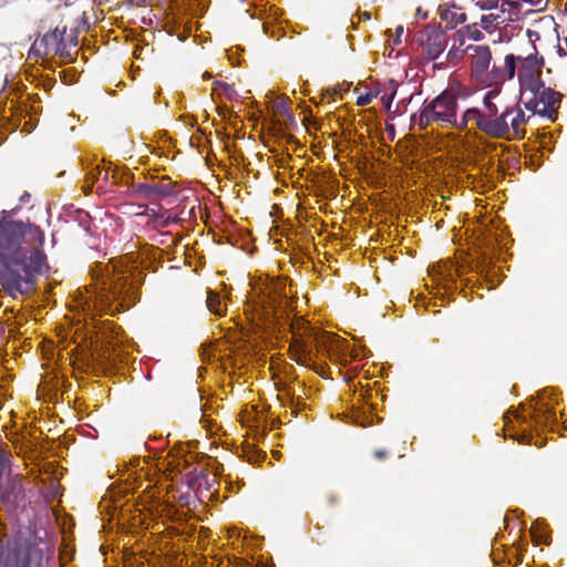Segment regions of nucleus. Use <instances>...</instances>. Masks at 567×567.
I'll return each mask as SVG.
<instances>
[{
    "mask_svg": "<svg viewBox=\"0 0 567 567\" xmlns=\"http://www.w3.org/2000/svg\"><path fill=\"white\" fill-rule=\"evenodd\" d=\"M544 59L538 54L535 45L528 42L527 49L517 54H507L499 76L513 80L518 79L520 92L525 89L535 87L540 82Z\"/></svg>",
    "mask_w": 567,
    "mask_h": 567,
    "instance_id": "f03ea898",
    "label": "nucleus"
},
{
    "mask_svg": "<svg viewBox=\"0 0 567 567\" xmlns=\"http://www.w3.org/2000/svg\"><path fill=\"white\" fill-rule=\"evenodd\" d=\"M476 127L485 134L493 136V134H501L504 126L499 123H494V118H489L477 109H467L461 117L457 116L456 130H472Z\"/></svg>",
    "mask_w": 567,
    "mask_h": 567,
    "instance_id": "0eeeda50",
    "label": "nucleus"
},
{
    "mask_svg": "<svg viewBox=\"0 0 567 567\" xmlns=\"http://www.w3.org/2000/svg\"><path fill=\"white\" fill-rule=\"evenodd\" d=\"M499 19V16L493 13L483 16L481 18L480 25L485 30H491L495 25V21Z\"/></svg>",
    "mask_w": 567,
    "mask_h": 567,
    "instance_id": "a211bd4d",
    "label": "nucleus"
},
{
    "mask_svg": "<svg viewBox=\"0 0 567 567\" xmlns=\"http://www.w3.org/2000/svg\"><path fill=\"white\" fill-rule=\"evenodd\" d=\"M206 306L207 309L215 316L223 317L226 315V303L223 301L218 292L208 290Z\"/></svg>",
    "mask_w": 567,
    "mask_h": 567,
    "instance_id": "4468645a",
    "label": "nucleus"
},
{
    "mask_svg": "<svg viewBox=\"0 0 567 567\" xmlns=\"http://www.w3.org/2000/svg\"><path fill=\"white\" fill-rule=\"evenodd\" d=\"M10 454L6 451H0V502H8L10 499L9 493L2 486V480L9 472Z\"/></svg>",
    "mask_w": 567,
    "mask_h": 567,
    "instance_id": "dca6fc26",
    "label": "nucleus"
},
{
    "mask_svg": "<svg viewBox=\"0 0 567 567\" xmlns=\"http://www.w3.org/2000/svg\"><path fill=\"white\" fill-rule=\"evenodd\" d=\"M203 78H204V79H209V78H210V74H209L208 72H205V73L203 74Z\"/></svg>",
    "mask_w": 567,
    "mask_h": 567,
    "instance_id": "5701e85b",
    "label": "nucleus"
},
{
    "mask_svg": "<svg viewBox=\"0 0 567 567\" xmlns=\"http://www.w3.org/2000/svg\"><path fill=\"white\" fill-rule=\"evenodd\" d=\"M467 60L471 66V78L482 86H492L494 69L491 70L492 52L486 45L476 44L468 49Z\"/></svg>",
    "mask_w": 567,
    "mask_h": 567,
    "instance_id": "423d86ee",
    "label": "nucleus"
},
{
    "mask_svg": "<svg viewBox=\"0 0 567 567\" xmlns=\"http://www.w3.org/2000/svg\"><path fill=\"white\" fill-rule=\"evenodd\" d=\"M422 45L426 56L431 60H435L444 52L447 45V37L439 29H426Z\"/></svg>",
    "mask_w": 567,
    "mask_h": 567,
    "instance_id": "1a4fd4ad",
    "label": "nucleus"
},
{
    "mask_svg": "<svg viewBox=\"0 0 567 567\" xmlns=\"http://www.w3.org/2000/svg\"><path fill=\"white\" fill-rule=\"evenodd\" d=\"M527 120L520 109L508 110L499 117L494 118V123H499L504 128L501 134H493V137L519 138L524 135V124Z\"/></svg>",
    "mask_w": 567,
    "mask_h": 567,
    "instance_id": "6e6552de",
    "label": "nucleus"
},
{
    "mask_svg": "<svg viewBox=\"0 0 567 567\" xmlns=\"http://www.w3.org/2000/svg\"><path fill=\"white\" fill-rule=\"evenodd\" d=\"M290 351L292 359L302 365H310L313 360L311 343L315 340L309 323L297 320L291 323Z\"/></svg>",
    "mask_w": 567,
    "mask_h": 567,
    "instance_id": "39448f33",
    "label": "nucleus"
},
{
    "mask_svg": "<svg viewBox=\"0 0 567 567\" xmlns=\"http://www.w3.org/2000/svg\"><path fill=\"white\" fill-rule=\"evenodd\" d=\"M560 103V94L546 87L540 81L535 87L525 89L520 92L519 104L530 111L533 115L538 114L554 121Z\"/></svg>",
    "mask_w": 567,
    "mask_h": 567,
    "instance_id": "7ed1b4c3",
    "label": "nucleus"
},
{
    "mask_svg": "<svg viewBox=\"0 0 567 567\" xmlns=\"http://www.w3.org/2000/svg\"><path fill=\"white\" fill-rule=\"evenodd\" d=\"M498 94V89H497V85L493 89V90H489L485 97H484V104H485V107L487 109V112L488 114H486L489 118H492V116L497 112V109L496 106L494 105V103L492 102V100Z\"/></svg>",
    "mask_w": 567,
    "mask_h": 567,
    "instance_id": "f3484780",
    "label": "nucleus"
},
{
    "mask_svg": "<svg viewBox=\"0 0 567 567\" xmlns=\"http://www.w3.org/2000/svg\"><path fill=\"white\" fill-rule=\"evenodd\" d=\"M375 456H377L378 458H383V457L385 456V453H384L383 451H377V452H375Z\"/></svg>",
    "mask_w": 567,
    "mask_h": 567,
    "instance_id": "412c9836",
    "label": "nucleus"
},
{
    "mask_svg": "<svg viewBox=\"0 0 567 567\" xmlns=\"http://www.w3.org/2000/svg\"><path fill=\"white\" fill-rule=\"evenodd\" d=\"M475 3L483 10L497 9L501 3L502 13H511V11L517 7L514 0H475Z\"/></svg>",
    "mask_w": 567,
    "mask_h": 567,
    "instance_id": "ddd939ff",
    "label": "nucleus"
},
{
    "mask_svg": "<svg viewBox=\"0 0 567 567\" xmlns=\"http://www.w3.org/2000/svg\"><path fill=\"white\" fill-rule=\"evenodd\" d=\"M457 97L451 92H443L421 112V122L437 123L443 127H456Z\"/></svg>",
    "mask_w": 567,
    "mask_h": 567,
    "instance_id": "20e7f679",
    "label": "nucleus"
},
{
    "mask_svg": "<svg viewBox=\"0 0 567 567\" xmlns=\"http://www.w3.org/2000/svg\"><path fill=\"white\" fill-rule=\"evenodd\" d=\"M392 97H386V95L382 96V101L389 105Z\"/></svg>",
    "mask_w": 567,
    "mask_h": 567,
    "instance_id": "4be33fe9",
    "label": "nucleus"
},
{
    "mask_svg": "<svg viewBox=\"0 0 567 567\" xmlns=\"http://www.w3.org/2000/svg\"><path fill=\"white\" fill-rule=\"evenodd\" d=\"M134 295V286L128 281V277L123 275L116 276L109 284L107 295H103L107 300L112 297L114 300L126 299L132 300Z\"/></svg>",
    "mask_w": 567,
    "mask_h": 567,
    "instance_id": "9d476101",
    "label": "nucleus"
},
{
    "mask_svg": "<svg viewBox=\"0 0 567 567\" xmlns=\"http://www.w3.org/2000/svg\"><path fill=\"white\" fill-rule=\"evenodd\" d=\"M372 101V96L370 94L362 95L358 97L357 104L360 106H365L370 104Z\"/></svg>",
    "mask_w": 567,
    "mask_h": 567,
    "instance_id": "aec40b11",
    "label": "nucleus"
},
{
    "mask_svg": "<svg viewBox=\"0 0 567 567\" xmlns=\"http://www.w3.org/2000/svg\"><path fill=\"white\" fill-rule=\"evenodd\" d=\"M25 231L22 223L0 221V277L4 289L12 296L28 290V277L38 270L41 259L39 251H31L27 246Z\"/></svg>",
    "mask_w": 567,
    "mask_h": 567,
    "instance_id": "f257e3e1",
    "label": "nucleus"
},
{
    "mask_svg": "<svg viewBox=\"0 0 567 567\" xmlns=\"http://www.w3.org/2000/svg\"><path fill=\"white\" fill-rule=\"evenodd\" d=\"M468 39L466 38L465 31L458 30L452 37L451 48L447 52V59L456 63L462 58L467 56L468 49L474 48L476 44L468 43Z\"/></svg>",
    "mask_w": 567,
    "mask_h": 567,
    "instance_id": "9b49d317",
    "label": "nucleus"
},
{
    "mask_svg": "<svg viewBox=\"0 0 567 567\" xmlns=\"http://www.w3.org/2000/svg\"><path fill=\"white\" fill-rule=\"evenodd\" d=\"M462 30L465 31L466 38L472 41L482 40L484 37L482 31H480L475 25L466 27Z\"/></svg>",
    "mask_w": 567,
    "mask_h": 567,
    "instance_id": "6ab92c4d",
    "label": "nucleus"
},
{
    "mask_svg": "<svg viewBox=\"0 0 567 567\" xmlns=\"http://www.w3.org/2000/svg\"><path fill=\"white\" fill-rule=\"evenodd\" d=\"M62 39L63 32L58 28L52 32L44 34L41 41L45 44V53H58Z\"/></svg>",
    "mask_w": 567,
    "mask_h": 567,
    "instance_id": "2eb2a0df",
    "label": "nucleus"
},
{
    "mask_svg": "<svg viewBox=\"0 0 567 567\" xmlns=\"http://www.w3.org/2000/svg\"><path fill=\"white\" fill-rule=\"evenodd\" d=\"M437 13L441 21L445 23V28L449 29H453L466 20V14L463 9L455 4H441L437 9Z\"/></svg>",
    "mask_w": 567,
    "mask_h": 567,
    "instance_id": "f8f14e48",
    "label": "nucleus"
},
{
    "mask_svg": "<svg viewBox=\"0 0 567 567\" xmlns=\"http://www.w3.org/2000/svg\"><path fill=\"white\" fill-rule=\"evenodd\" d=\"M506 125H511V120H506Z\"/></svg>",
    "mask_w": 567,
    "mask_h": 567,
    "instance_id": "b1692460",
    "label": "nucleus"
}]
</instances>
